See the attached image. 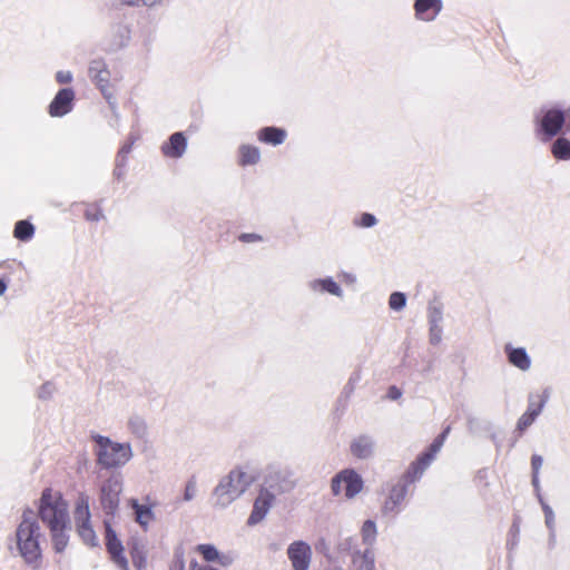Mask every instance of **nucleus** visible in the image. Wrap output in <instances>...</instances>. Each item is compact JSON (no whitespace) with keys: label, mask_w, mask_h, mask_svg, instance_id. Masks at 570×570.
Returning a JSON list of instances; mask_svg holds the SVG:
<instances>
[{"label":"nucleus","mask_w":570,"mask_h":570,"mask_svg":"<svg viewBox=\"0 0 570 570\" xmlns=\"http://www.w3.org/2000/svg\"><path fill=\"white\" fill-rule=\"evenodd\" d=\"M286 132L276 127H265L259 132V139L272 145H279L284 141Z\"/></svg>","instance_id":"obj_22"},{"label":"nucleus","mask_w":570,"mask_h":570,"mask_svg":"<svg viewBox=\"0 0 570 570\" xmlns=\"http://www.w3.org/2000/svg\"><path fill=\"white\" fill-rule=\"evenodd\" d=\"M131 505L135 511L136 521L146 528L154 519V513L149 507L139 504L136 500H131Z\"/></svg>","instance_id":"obj_23"},{"label":"nucleus","mask_w":570,"mask_h":570,"mask_svg":"<svg viewBox=\"0 0 570 570\" xmlns=\"http://www.w3.org/2000/svg\"><path fill=\"white\" fill-rule=\"evenodd\" d=\"M406 495V487L404 484H397L393 487L389 498L386 499L383 510L385 513H396L399 505L404 501Z\"/></svg>","instance_id":"obj_20"},{"label":"nucleus","mask_w":570,"mask_h":570,"mask_svg":"<svg viewBox=\"0 0 570 570\" xmlns=\"http://www.w3.org/2000/svg\"><path fill=\"white\" fill-rule=\"evenodd\" d=\"M564 112L560 109H548L540 119L542 131L549 137L556 136L564 124Z\"/></svg>","instance_id":"obj_11"},{"label":"nucleus","mask_w":570,"mask_h":570,"mask_svg":"<svg viewBox=\"0 0 570 570\" xmlns=\"http://www.w3.org/2000/svg\"><path fill=\"white\" fill-rule=\"evenodd\" d=\"M442 340V326L430 325V342L434 345L439 344Z\"/></svg>","instance_id":"obj_39"},{"label":"nucleus","mask_w":570,"mask_h":570,"mask_svg":"<svg viewBox=\"0 0 570 570\" xmlns=\"http://www.w3.org/2000/svg\"><path fill=\"white\" fill-rule=\"evenodd\" d=\"M308 287L313 292H318V293L327 292V293H330V294H332L334 296H337V297H342L343 296L342 288L331 277L323 278V279H314V281L308 283Z\"/></svg>","instance_id":"obj_21"},{"label":"nucleus","mask_w":570,"mask_h":570,"mask_svg":"<svg viewBox=\"0 0 570 570\" xmlns=\"http://www.w3.org/2000/svg\"><path fill=\"white\" fill-rule=\"evenodd\" d=\"M312 554L311 546L302 540L292 542L287 548V557L293 570H308Z\"/></svg>","instance_id":"obj_7"},{"label":"nucleus","mask_w":570,"mask_h":570,"mask_svg":"<svg viewBox=\"0 0 570 570\" xmlns=\"http://www.w3.org/2000/svg\"><path fill=\"white\" fill-rule=\"evenodd\" d=\"M443 320L442 312L440 308L432 306L429 309V322L430 325H441Z\"/></svg>","instance_id":"obj_38"},{"label":"nucleus","mask_w":570,"mask_h":570,"mask_svg":"<svg viewBox=\"0 0 570 570\" xmlns=\"http://www.w3.org/2000/svg\"><path fill=\"white\" fill-rule=\"evenodd\" d=\"M41 538L36 513L32 510L23 511L22 520L16 531V547L24 562L33 569L39 568L41 563Z\"/></svg>","instance_id":"obj_2"},{"label":"nucleus","mask_w":570,"mask_h":570,"mask_svg":"<svg viewBox=\"0 0 570 570\" xmlns=\"http://www.w3.org/2000/svg\"><path fill=\"white\" fill-rule=\"evenodd\" d=\"M38 514L49 528L53 549L62 552L69 540L68 503L58 491L45 489L39 500Z\"/></svg>","instance_id":"obj_1"},{"label":"nucleus","mask_w":570,"mask_h":570,"mask_svg":"<svg viewBox=\"0 0 570 570\" xmlns=\"http://www.w3.org/2000/svg\"><path fill=\"white\" fill-rule=\"evenodd\" d=\"M163 0H142V6L155 7L161 3Z\"/></svg>","instance_id":"obj_48"},{"label":"nucleus","mask_w":570,"mask_h":570,"mask_svg":"<svg viewBox=\"0 0 570 570\" xmlns=\"http://www.w3.org/2000/svg\"><path fill=\"white\" fill-rule=\"evenodd\" d=\"M86 216H87V218H88L89 220H99V219H100V217H101V214H100V213H98V212H97V213H95V214L87 213V214H86Z\"/></svg>","instance_id":"obj_49"},{"label":"nucleus","mask_w":570,"mask_h":570,"mask_svg":"<svg viewBox=\"0 0 570 570\" xmlns=\"http://www.w3.org/2000/svg\"><path fill=\"white\" fill-rule=\"evenodd\" d=\"M268 484L271 488L275 489L277 492H287L294 488V482L286 478H283L282 483L279 485H275L273 483V479L268 480Z\"/></svg>","instance_id":"obj_37"},{"label":"nucleus","mask_w":570,"mask_h":570,"mask_svg":"<svg viewBox=\"0 0 570 570\" xmlns=\"http://www.w3.org/2000/svg\"><path fill=\"white\" fill-rule=\"evenodd\" d=\"M35 232L33 226L27 220H19L14 227V237L20 240H28Z\"/></svg>","instance_id":"obj_29"},{"label":"nucleus","mask_w":570,"mask_h":570,"mask_svg":"<svg viewBox=\"0 0 570 570\" xmlns=\"http://www.w3.org/2000/svg\"><path fill=\"white\" fill-rule=\"evenodd\" d=\"M535 413L534 411L533 412H525L524 414H522V416L519 419L518 421V430L519 431H524L527 428H529L535 420Z\"/></svg>","instance_id":"obj_35"},{"label":"nucleus","mask_w":570,"mask_h":570,"mask_svg":"<svg viewBox=\"0 0 570 570\" xmlns=\"http://www.w3.org/2000/svg\"><path fill=\"white\" fill-rule=\"evenodd\" d=\"M198 494V485L196 479L193 476L187 480L184 488L183 501L190 502L196 499Z\"/></svg>","instance_id":"obj_31"},{"label":"nucleus","mask_w":570,"mask_h":570,"mask_svg":"<svg viewBox=\"0 0 570 570\" xmlns=\"http://www.w3.org/2000/svg\"><path fill=\"white\" fill-rule=\"evenodd\" d=\"M389 395L392 400H396L401 396V391L397 387L392 386L390 387Z\"/></svg>","instance_id":"obj_47"},{"label":"nucleus","mask_w":570,"mask_h":570,"mask_svg":"<svg viewBox=\"0 0 570 570\" xmlns=\"http://www.w3.org/2000/svg\"><path fill=\"white\" fill-rule=\"evenodd\" d=\"M355 570H375V554L372 548L355 551L352 556Z\"/></svg>","instance_id":"obj_19"},{"label":"nucleus","mask_w":570,"mask_h":570,"mask_svg":"<svg viewBox=\"0 0 570 570\" xmlns=\"http://www.w3.org/2000/svg\"><path fill=\"white\" fill-rule=\"evenodd\" d=\"M281 474H282L281 472H276V473H275V476H276V478H279V476H281Z\"/></svg>","instance_id":"obj_56"},{"label":"nucleus","mask_w":570,"mask_h":570,"mask_svg":"<svg viewBox=\"0 0 570 570\" xmlns=\"http://www.w3.org/2000/svg\"><path fill=\"white\" fill-rule=\"evenodd\" d=\"M170 570H202V568L196 561H190L188 567H186L183 558L177 556L171 564Z\"/></svg>","instance_id":"obj_34"},{"label":"nucleus","mask_w":570,"mask_h":570,"mask_svg":"<svg viewBox=\"0 0 570 570\" xmlns=\"http://www.w3.org/2000/svg\"><path fill=\"white\" fill-rule=\"evenodd\" d=\"M124 481L119 473L111 474L99 489V502L106 514L114 515L118 510Z\"/></svg>","instance_id":"obj_6"},{"label":"nucleus","mask_w":570,"mask_h":570,"mask_svg":"<svg viewBox=\"0 0 570 570\" xmlns=\"http://www.w3.org/2000/svg\"><path fill=\"white\" fill-rule=\"evenodd\" d=\"M442 445L440 443H436V441H433L428 452L423 453L416 462H414L411 466V469L407 472V478L410 481H415L422 476L424 471L428 469V466L431 464V462L434 460V456L438 452H440Z\"/></svg>","instance_id":"obj_12"},{"label":"nucleus","mask_w":570,"mask_h":570,"mask_svg":"<svg viewBox=\"0 0 570 570\" xmlns=\"http://www.w3.org/2000/svg\"><path fill=\"white\" fill-rule=\"evenodd\" d=\"M416 17L424 21H432L442 9L440 0H416L415 4Z\"/></svg>","instance_id":"obj_15"},{"label":"nucleus","mask_w":570,"mask_h":570,"mask_svg":"<svg viewBox=\"0 0 570 570\" xmlns=\"http://www.w3.org/2000/svg\"><path fill=\"white\" fill-rule=\"evenodd\" d=\"M552 154L558 159H570V141L566 138H558L552 145Z\"/></svg>","instance_id":"obj_26"},{"label":"nucleus","mask_w":570,"mask_h":570,"mask_svg":"<svg viewBox=\"0 0 570 570\" xmlns=\"http://www.w3.org/2000/svg\"><path fill=\"white\" fill-rule=\"evenodd\" d=\"M274 501V494L267 490H262L255 499L253 511L247 520L248 525H255L259 523L269 511Z\"/></svg>","instance_id":"obj_10"},{"label":"nucleus","mask_w":570,"mask_h":570,"mask_svg":"<svg viewBox=\"0 0 570 570\" xmlns=\"http://www.w3.org/2000/svg\"><path fill=\"white\" fill-rule=\"evenodd\" d=\"M360 226L362 227H372L376 224V218L368 213H365L360 218Z\"/></svg>","instance_id":"obj_42"},{"label":"nucleus","mask_w":570,"mask_h":570,"mask_svg":"<svg viewBox=\"0 0 570 570\" xmlns=\"http://www.w3.org/2000/svg\"><path fill=\"white\" fill-rule=\"evenodd\" d=\"M75 94L70 88H63L58 91L49 106V114L52 117H61L71 110Z\"/></svg>","instance_id":"obj_13"},{"label":"nucleus","mask_w":570,"mask_h":570,"mask_svg":"<svg viewBox=\"0 0 570 570\" xmlns=\"http://www.w3.org/2000/svg\"><path fill=\"white\" fill-rule=\"evenodd\" d=\"M361 534L363 542L368 546L367 548H372L377 534L375 522L372 520L365 521L363 523Z\"/></svg>","instance_id":"obj_27"},{"label":"nucleus","mask_w":570,"mask_h":570,"mask_svg":"<svg viewBox=\"0 0 570 570\" xmlns=\"http://www.w3.org/2000/svg\"><path fill=\"white\" fill-rule=\"evenodd\" d=\"M121 4L139 7L142 6V0H118Z\"/></svg>","instance_id":"obj_46"},{"label":"nucleus","mask_w":570,"mask_h":570,"mask_svg":"<svg viewBox=\"0 0 570 570\" xmlns=\"http://www.w3.org/2000/svg\"><path fill=\"white\" fill-rule=\"evenodd\" d=\"M97 452L98 463L105 468H117L125 465L132 456L131 446L128 443H117L108 438L98 436Z\"/></svg>","instance_id":"obj_4"},{"label":"nucleus","mask_w":570,"mask_h":570,"mask_svg":"<svg viewBox=\"0 0 570 570\" xmlns=\"http://www.w3.org/2000/svg\"><path fill=\"white\" fill-rule=\"evenodd\" d=\"M56 79L59 83H69L72 80V75L70 71H58Z\"/></svg>","instance_id":"obj_43"},{"label":"nucleus","mask_w":570,"mask_h":570,"mask_svg":"<svg viewBox=\"0 0 570 570\" xmlns=\"http://www.w3.org/2000/svg\"><path fill=\"white\" fill-rule=\"evenodd\" d=\"M504 352L509 362L521 371H528L531 367V360L522 347H513L511 344L504 346Z\"/></svg>","instance_id":"obj_18"},{"label":"nucleus","mask_w":570,"mask_h":570,"mask_svg":"<svg viewBox=\"0 0 570 570\" xmlns=\"http://www.w3.org/2000/svg\"><path fill=\"white\" fill-rule=\"evenodd\" d=\"M130 31L127 27L120 26L117 28L115 40L111 45V50H118L126 47L129 42Z\"/></svg>","instance_id":"obj_30"},{"label":"nucleus","mask_w":570,"mask_h":570,"mask_svg":"<svg viewBox=\"0 0 570 570\" xmlns=\"http://www.w3.org/2000/svg\"><path fill=\"white\" fill-rule=\"evenodd\" d=\"M406 304V297L401 292H394L391 294L389 305L394 311H401Z\"/></svg>","instance_id":"obj_33"},{"label":"nucleus","mask_w":570,"mask_h":570,"mask_svg":"<svg viewBox=\"0 0 570 570\" xmlns=\"http://www.w3.org/2000/svg\"><path fill=\"white\" fill-rule=\"evenodd\" d=\"M240 151V165H255L261 158V153L257 147L244 145L239 149Z\"/></svg>","instance_id":"obj_24"},{"label":"nucleus","mask_w":570,"mask_h":570,"mask_svg":"<svg viewBox=\"0 0 570 570\" xmlns=\"http://www.w3.org/2000/svg\"><path fill=\"white\" fill-rule=\"evenodd\" d=\"M128 429L137 438H145L147 434V424L145 420L138 415H132L128 420Z\"/></svg>","instance_id":"obj_25"},{"label":"nucleus","mask_w":570,"mask_h":570,"mask_svg":"<svg viewBox=\"0 0 570 570\" xmlns=\"http://www.w3.org/2000/svg\"><path fill=\"white\" fill-rule=\"evenodd\" d=\"M106 546L112 561L118 566V568L121 570H128V561L122 554V544L108 522H106Z\"/></svg>","instance_id":"obj_8"},{"label":"nucleus","mask_w":570,"mask_h":570,"mask_svg":"<svg viewBox=\"0 0 570 570\" xmlns=\"http://www.w3.org/2000/svg\"><path fill=\"white\" fill-rule=\"evenodd\" d=\"M363 490V479L353 469L337 472L331 480V491L334 497L355 498Z\"/></svg>","instance_id":"obj_5"},{"label":"nucleus","mask_w":570,"mask_h":570,"mask_svg":"<svg viewBox=\"0 0 570 570\" xmlns=\"http://www.w3.org/2000/svg\"><path fill=\"white\" fill-rule=\"evenodd\" d=\"M254 482V476L243 468H234L222 476L212 492L213 507L224 510L239 499Z\"/></svg>","instance_id":"obj_3"},{"label":"nucleus","mask_w":570,"mask_h":570,"mask_svg":"<svg viewBox=\"0 0 570 570\" xmlns=\"http://www.w3.org/2000/svg\"><path fill=\"white\" fill-rule=\"evenodd\" d=\"M7 289V284L0 279V295H2Z\"/></svg>","instance_id":"obj_50"},{"label":"nucleus","mask_w":570,"mask_h":570,"mask_svg":"<svg viewBox=\"0 0 570 570\" xmlns=\"http://www.w3.org/2000/svg\"><path fill=\"white\" fill-rule=\"evenodd\" d=\"M532 483L535 488L539 487V478L538 474H535V472H533Z\"/></svg>","instance_id":"obj_51"},{"label":"nucleus","mask_w":570,"mask_h":570,"mask_svg":"<svg viewBox=\"0 0 570 570\" xmlns=\"http://www.w3.org/2000/svg\"><path fill=\"white\" fill-rule=\"evenodd\" d=\"M130 150V146H125L120 149V155H126L127 153H129Z\"/></svg>","instance_id":"obj_52"},{"label":"nucleus","mask_w":570,"mask_h":570,"mask_svg":"<svg viewBox=\"0 0 570 570\" xmlns=\"http://www.w3.org/2000/svg\"><path fill=\"white\" fill-rule=\"evenodd\" d=\"M375 439L368 434H360L355 436L351 444V454L360 460H367L375 453Z\"/></svg>","instance_id":"obj_9"},{"label":"nucleus","mask_w":570,"mask_h":570,"mask_svg":"<svg viewBox=\"0 0 570 570\" xmlns=\"http://www.w3.org/2000/svg\"><path fill=\"white\" fill-rule=\"evenodd\" d=\"M55 392V386L51 383H45L39 390L40 399H49Z\"/></svg>","instance_id":"obj_41"},{"label":"nucleus","mask_w":570,"mask_h":570,"mask_svg":"<svg viewBox=\"0 0 570 570\" xmlns=\"http://www.w3.org/2000/svg\"><path fill=\"white\" fill-rule=\"evenodd\" d=\"M434 441H436V443H440L443 446L445 440L441 436H438Z\"/></svg>","instance_id":"obj_54"},{"label":"nucleus","mask_w":570,"mask_h":570,"mask_svg":"<svg viewBox=\"0 0 570 570\" xmlns=\"http://www.w3.org/2000/svg\"><path fill=\"white\" fill-rule=\"evenodd\" d=\"M544 403H546V400H544V399H542V400H540L538 403H535V402L533 401V399H532V397H530V400H529V406H528L527 412H533V411H534L535 416H538V415L541 413V411H542V409H543V406H544Z\"/></svg>","instance_id":"obj_40"},{"label":"nucleus","mask_w":570,"mask_h":570,"mask_svg":"<svg viewBox=\"0 0 570 570\" xmlns=\"http://www.w3.org/2000/svg\"><path fill=\"white\" fill-rule=\"evenodd\" d=\"M239 239L244 243H254V242H261L262 236H259L258 234H254V233H247V234H242L239 236Z\"/></svg>","instance_id":"obj_44"},{"label":"nucleus","mask_w":570,"mask_h":570,"mask_svg":"<svg viewBox=\"0 0 570 570\" xmlns=\"http://www.w3.org/2000/svg\"><path fill=\"white\" fill-rule=\"evenodd\" d=\"M88 73L90 79L95 81V83L105 94L110 80V72L106 62L101 59L92 60L89 65Z\"/></svg>","instance_id":"obj_14"},{"label":"nucleus","mask_w":570,"mask_h":570,"mask_svg":"<svg viewBox=\"0 0 570 570\" xmlns=\"http://www.w3.org/2000/svg\"><path fill=\"white\" fill-rule=\"evenodd\" d=\"M90 497L80 492L75 503L73 519L76 527L91 522V513L89 508Z\"/></svg>","instance_id":"obj_17"},{"label":"nucleus","mask_w":570,"mask_h":570,"mask_svg":"<svg viewBox=\"0 0 570 570\" xmlns=\"http://www.w3.org/2000/svg\"><path fill=\"white\" fill-rule=\"evenodd\" d=\"M543 464V459L540 455H533L531 460L532 471L539 474V471Z\"/></svg>","instance_id":"obj_45"},{"label":"nucleus","mask_w":570,"mask_h":570,"mask_svg":"<svg viewBox=\"0 0 570 570\" xmlns=\"http://www.w3.org/2000/svg\"><path fill=\"white\" fill-rule=\"evenodd\" d=\"M540 503H541L542 510L544 512L546 525L550 530H553V528H554V512H553L552 508L549 504H547L541 498H540Z\"/></svg>","instance_id":"obj_36"},{"label":"nucleus","mask_w":570,"mask_h":570,"mask_svg":"<svg viewBox=\"0 0 570 570\" xmlns=\"http://www.w3.org/2000/svg\"><path fill=\"white\" fill-rule=\"evenodd\" d=\"M187 141L183 132H175L169 137L168 142L164 144L161 150L165 156L179 158L186 151Z\"/></svg>","instance_id":"obj_16"},{"label":"nucleus","mask_w":570,"mask_h":570,"mask_svg":"<svg viewBox=\"0 0 570 570\" xmlns=\"http://www.w3.org/2000/svg\"><path fill=\"white\" fill-rule=\"evenodd\" d=\"M346 279L348 282H354L355 281V277L354 276H351V275H345Z\"/></svg>","instance_id":"obj_55"},{"label":"nucleus","mask_w":570,"mask_h":570,"mask_svg":"<svg viewBox=\"0 0 570 570\" xmlns=\"http://www.w3.org/2000/svg\"><path fill=\"white\" fill-rule=\"evenodd\" d=\"M76 528L79 537L86 544L92 547L97 544V535L92 529L91 522L77 525Z\"/></svg>","instance_id":"obj_28"},{"label":"nucleus","mask_w":570,"mask_h":570,"mask_svg":"<svg viewBox=\"0 0 570 570\" xmlns=\"http://www.w3.org/2000/svg\"><path fill=\"white\" fill-rule=\"evenodd\" d=\"M197 551L206 561H215L219 558L218 550L212 544H199Z\"/></svg>","instance_id":"obj_32"},{"label":"nucleus","mask_w":570,"mask_h":570,"mask_svg":"<svg viewBox=\"0 0 570 570\" xmlns=\"http://www.w3.org/2000/svg\"><path fill=\"white\" fill-rule=\"evenodd\" d=\"M449 432H450V426H448L439 436H441L445 440Z\"/></svg>","instance_id":"obj_53"}]
</instances>
